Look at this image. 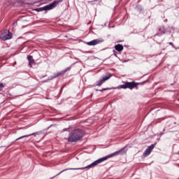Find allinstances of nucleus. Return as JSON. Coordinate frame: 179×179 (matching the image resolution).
<instances>
[{
	"label": "nucleus",
	"instance_id": "obj_15",
	"mask_svg": "<svg viewBox=\"0 0 179 179\" xmlns=\"http://www.w3.org/2000/svg\"><path fill=\"white\" fill-rule=\"evenodd\" d=\"M169 44L170 45H172V47H173V48H176V50H178V48H176V46H174V43H173V42H169Z\"/></svg>",
	"mask_w": 179,
	"mask_h": 179
},
{
	"label": "nucleus",
	"instance_id": "obj_16",
	"mask_svg": "<svg viewBox=\"0 0 179 179\" xmlns=\"http://www.w3.org/2000/svg\"><path fill=\"white\" fill-rule=\"evenodd\" d=\"M106 90H110V88H103L102 90H99V92H106Z\"/></svg>",
	"mask_w": 179,
	"mask_h": 179
},
{
	"label": "nucleus",
	"instance_id": "obj_2",
	"mask_svg": "<svg viewBox=\"0 0 179 179\" xmlns=\"http://www.w3.org/2000/svg\"><path fill=\"white\" fill-rule=\"evenodd\" d=\"M82 138H83V132L80 129H77L71 132L67 141L71 143L78 142V141H80Z\"/></svg>",
	"mask_w": 179,
	"mask_h": 179
},
{
	"label": "nucleus",
	"instance_id": "obj_5",
	"mask_svg": "<svg viewBox=\"0 0 179 179\" xmlns=\"http://www.w3.org/2000/svg\"><path fill=\"white\" fill-rule=\"evenodd\" d=\"M110 78H111V75L108 74L107 76H103L102 77V79L98 80L96 82V86H101V85L103 83H104V82H106V80H108V79H110Z\"/></svg>",
	"mask_w": 179,
	"mask_h": 179
},
{
	"label": "nucleus",
	"instance_id": "obj_24",
	"mask_svg": "<svg viewBox=\"0 0 179 179\" xmlns=\"http://www.w3.org/2000/svg\"><path fill=\"white\" fill-rule=\"evenodd\" d=\"M95 1H97V0H95Z\"/></svg>",
	"mask_w": 179,
	"mask_h": 179
},
{
	"label": "nucleus",
	"instance_id": "obj_9",
	"mask_svg": "<svg viewBox=\"0 0 179 179\" xmlns=\"http://www.w3.org/2000/svg\"><path fill=\"white\" fill-rule=\"evenodd\" d=\"M27 60L29 61L28 66L31 68L33 66V64H34V59H33V56L28 55Z\"/></svg>",
	"mask_w": 179,
	"mask_h": 179
},
{
	"label": "nucleus",
	"instance_id": "obj_4",
	"mask_svg": "<svg viewBox=\"0 0 179 179\" xmlns=\"http://www.w3.org/2000/svg\"><path fill=\"white\" fill-rule=\"evenodd\" d=\"M138 85H139L138 83L127 82L122 85L118 86L117 89H130V90H132V89H135Z\"/></svg>",
	"mask_w": 179,
	"mask_h": 179
},
{
	"label": "nucleus",
	"instance_id": "obj_6",
	"mask_svg": "<svg viewBox=\"0 0 179 179\" xmlns=\"http://www.w3.org/2000/svg\"><path fill=\"white\" fill-rule=\"evenodd\" d=\"M153 149H155V144H152L151 145L148 146L143 154V157H148V156L152 153V150H153Z\"/></svg>",
	"mask_w": 179,
	"mask_h": 179
},
{
	"label": "nucleus",
	"instance_id": "obj_13",
	"mask_svg": "<svg viewBox=\"0 0 179 179\" xmlns=\"http://www.w3.org/2000/svg\"><path fill=\"white\" fill-rule=\"evenodd\" d=\"M159 31H161L162 34H166V29L164 28H159Z\"/></svg>",
	"mask_w": 179,
	"mask_h": 179
},
{
	"label": "nucleus",
	"instance_id": "obj_10",
	"mask_svg": "<svg viewBox=\"0 0 179 179\" xmlns=\"http://www.w3.org/2000/svg\"><path fill=\"white\" fill-rule=\"evenodd\" d=\"M10 38H12V33L8 32L3 36L2 40H3V41H6L7 40H10Z\"/></svg>",
	"mask_w": 179,
	"mask_h": 179
},
{
	"label": "nucleus",
	"instance_id": "obj_3",
	"mask_svg": "<svg viewBox=\"0 0 179 179\" xmlns=\"http://www.w3.org/2000/svg\"><path fill=\"white\" fill-rule=\"evenodd\" d=\"M62 2V0L55 1L52 3L46 5L43 7L36 8V12H43V10H51V9H54V8H57L59 3Z\"/></svg>",
	"mask_w": 179,
	"mask_h": 179
},
{
	"label": "nucleus",
	"instance_id": "obj_11",
	"mask_svg": "<svg viewBox=\"0 0 179 179\" xmlns=\"http://www.w3.org/2000/svg\"><path fill=\"white\" fill-rule=\"evenodd\" d=\"M115 49L116 50V51H118V52L122 51V50H124V46H122V45L121 44H117L115 45Z\"/></svg>",
	"mask_w": 179,
	"mask_h": 179
},
{
	"label": "nucleus",
	"instance_id": "obj_21",
	"mask_svg": "<svg viewBox=\"0 0 179 179\" xmlns=\"http://www.w3.org/2000/svg\"><path fill=\"white\" fill-rule=\"evenodd\" d=\"M90 23H92V22H90L88 23V24H90Z\"/></svg>",
	"mask_w": 179,
	"mask_h": 179
},
{
	"label": "nucleus",
	"instance_id": "obj_8",
	"mask_svg": "<svg viewBox=\"0 0 179 179\" xmlns=\"http://www.w3.org/2000/svg\"><path fill=\"white\" fill-rule=\"evenodd\" d=\"M100 43H103V41H101L99 39H95L87 42V45H97V44H100Z\"/></svg>",
	"mask_w": 179,
	"mask_h": 179
},
{
	"label": "nucleus",
	"instance_id": "obj_19",
	"mask_svg": "<svg viewBox=\"0 0 179 179\" xmlns=\"http://www.w3.org/2000/svg\"><path fill=\"white\" fill-rule=\"evenodd\" d=\"M63 131H68V129H64Z\"/></svg>",
	"mask_w": 179,
	"mask_h": 179
},
{
	"label": "nucleus",
	"instance_id": "obj_20",
	"mask_svg": "<svg viewBox=\"0 0 179 179\" xmlns=\"http://www.w3.org/2000/svg\"><path fill=\"white\" fill-rule=\"evenodd\" d=\"M164 22H167V20H165Z\"/></svg>",
	"mask_w": 179,
	"mask_h": 179
},
{
	"label": "nucleus",
	"instance_id": "obj_7",
	"mask_svg": "<svg viewBox=\"0 0 179 179\" xmlns=\"http://www.w3.org/2000/svg\"><path fill=\"white\" fill-rule=\"evenodd\" d=\"M71 67L69 66V67L66 68V69H64V71L56 73L55 76L53 77V79H55V78H58V76H62L65 75V73H66V72H68V71H71Z\"/></svg>",
	"mask_w": 179,
	"mask_h": 179
},
{
	"label": "nucleus",
	"instance_id": "obj_23",
	"mask_svg": "<svg viewBox=\"0 0 179 179\" xmlns=\"http://www.w3.org/2000/svg\"><path fill=\"white\" fill-rule=\"evenodd\" d=\"M178 155H179V151L178 152Z\"/></svg>",
	"mask_w": 179,
	"mask_h": 179
},
{
	"label": "nucleus",
	"instance_id": "obj_12",
	"mask_svg": "<svg viewBox=\"0 0 179 179\" xmlns=\"http://www.w3.org/2000/svg\"><path fill=\"white\" fill-rule=\"evenodd\" d=\"M33 135H34V136H36V135H37V134L36 133H33V134H29V135L22 136L17 138L15 141H19L20 139H23V138H29V136H33Z\"/></svg>",
	"mask_w": 179,
	"mask_h": 179
},
{
	"label": "nucleus",
	"instance_id": "obj_22",
	"mask_svg": "<svg viewBox=\"0 0 179 179\" xmlns=\"http://www.w3.org/2000/svg\"><path fill=\"white\" fill-rule=\"evenodd\" d=\"M163 131H164H164H166V129H164V130H163Z\"/></svg>",
	"mask_w": 179,
	"mask_h": 179
},
{
	"label": "nucleus",
	"instance_id": "obj_1",
	"mask_svg": "<svg viewBox=\"0 0 179 179\" xmlns=\"http://www.w3.org/2000/svg\"><path fill=\"white\" fill-rule=\"evenodd\" d=\"M124 150H125V148H121L118 151H116L109 155H107L101 159H99L96 161L92 162L91 164L87 165V166H85L83 168H69V169H64L60 173H59L57 176H59V174H62V173H64V171H68V170H85V169H92V167H94V166H97V164H100V163H103V162H105V160H107L108 159H111V157H115V156H120V155H122V153H124Z\"/></svg>",
	"mask_w": 179,
	"mask_h": 179
},
{
	"label": "nucleus",
	"instance_id": "obj_14",
	"mask_svg": "<svg viewBox=\"0 0 179 179\" xmlns=\"http://www.w3.org/2000/svg\"><path fill=\"white\" fill-rule=\"evenodd\" d=\"M5 87L2 83H0V92H2L3 89Z\"/></svg>",
	"mask_w": 179,
	"mask_h": 179
},
{
	"label": "nucleus",
	"instance_id": "obj_18",
	"mask_svg": "<svg viewBox=\"0 0 179 179\" xmlns=\"http://www.w3.org/2000/svg\"><path fill=\"white\" fill-rule=\"evenodd\" d=\"M155 36H162V34H156Z\"/></svg>",
	"mask_w": 179,
	"mask_h": 179
},
{
	"label": "nucleus",
	"instance_id": "obj_17",
	"mask_svg": "<svg viewBox=\"0 0 179 179\" xmlns=\"http://www.w3.org/2000/svg\"><path fill=\"white\" fill-rule=\"evenodd\" d=\"M159 135H160V136H162V135H164V133L161 132V133L159 134Z\"/></svg>",
	"mask_w": 179,
	"mask_h": 179
}]
</instances>
